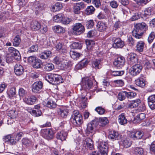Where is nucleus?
I'll use <instances>...</instances> for the list:
<instances>
[{"label": "nucleus", "instance_id": "f257e3e1", "mask_svg": "<svg viewBox=\"0 0 155 155\" xmlns=\"http://www.w3.org/2000/svg\"><path fill=\"white\" fill-rule=\"evenodd\" d=\"M147 29L148 26L145 23H138L135 25L134 29L132 31V35L137 38H140Z\"/></svg>", "mask_w": 155, "mask_h": 155}, {"label": "nucleus", "instance_id": "f03ea898", "mask_svg": "<svg viewBox=\"0 0 155 155\" xmlns=\"http://www.w3.org/2000/svg\"><path fill=\"white\" fill-rule=\"evenodd\" d=\"M71 120L72 124L76 126H80L83 122L81 115L77 111H74V114L72 115Z\"/></svg>", "mask_w": 155, "mask_h": 155}, {"label": "nucleus", "instance_id": "7ed1b4c3", "mask_svg": "<svg viewBox=\"0 0 155 155\" xmlns=\"http://www.w3.org/2000/svg\"><path fill=\"white\" fill-rule=\"evenodd\" d=\"M81 85L82 89L86 91H88L92 88L93 83L92 81L88 77L84 78L82 79Z\"/></svg>", "mask_w": 155, "mask_h": 155}, {"label": "nucleus", "instance_id": "20e7f679", "mask_svg": "<svg viewBox=\"0 0 155 155\" xmlns=\"http://www.w3.org/2000/svg\"><path fill=\"white\" fill-rule=\"evenodd\" d=\"M73 33L76 35H79L83 33L85 31L84 26L81 23H76L72 27Z\"/></svg>", "mask_w": 155, "mask_h": 155}, {"label": "nucleus", "instance_id": "39448f33", "mask_svg": "<svg viewBox=\"0 0 155 155\" xmlns=\"http://www.w3.org/2000/svg\"><path fill=\"white\" fill-rule=\"evenodd\" d=\"M97 148L101 155H107L108 151V144L105 142H99Z\"/></svg>", "mask_w": 155, "mask_h": 155}, {"label": "nucleus", "instance_id": "423d86ee", "mask_svg": "<svg viewBox=\"0 0 155 155\" xmlns=\"http://www.w3.org/2000/svg\"><path fill=\"white\" fill-rule=\"evenodd\" d=\"M142 68V66L140 64H134L130 69V74L133 76H136L141 72Z\"/></svg>", "mask_w": 155, "mask_h": 155}, {"label": "nucleus", "instance_id": "0eeeda50", "mask_svg": "<svg viewBox=\"0 0 155 155\" xmlns=\"http://www.w3.org/2000/svg\"><path fill=\"white\" fill-rule=\"evenodd\" d=\"M125 62L124 58L122 56H120L115 59L113 64L117 68H121L125 64Z\"/></svg>", "mask_w": 155, "mask_h": 155}, {"label": "nucleus", "instance_id": "6e6552de", "mask_svg": "<svg viewBox=\"0 0 155 155\" xmlns=\"http://www.w3.org/2000/svg\"><path fill=\"white\" fill-rule=\"evenodd\" d=\"M43 87V83L40 81L35 82L32 85V91L35 93H39Z\"/></svg>", "mask_w": 155, "mask_h": 155}, {"label": "nucleus", "instance_id": "1a4fd4ad", "mask_svg": "<svg viewBox=\"0 0 155 155\" xmlns=\"http://www.w3.org/2000/svg\"><path fill=\"white\" fill-rule=\"evenodd\" d=\"M40 106L38 104L35 106L34 109H28V111L35 117H39L41 115L42 112L40 109Z\"/></svg>", "mask_w": 155, "mask_h": 155}, {"label": "nucleus", "instance_id": "9d476101", "mask_svg": "<svg viewBox=\"0 0 155 155\" xmlns=\"http://www.w3.org/2000/svg\"><path fill=\"white\" fill-rule=\"evenodd\" d=\"M85 7L84 2H81L74 4L73 6V11L74 14H78L80 13V11Z\"/></svg>", "mask_w": 155, "mask_h": 155}, {"label": "nucleus", "instance_id": "9b49d317", "mask_svg": "<svg viewBox=\"0 0 155 155\" xmlns=\"http://www.w3.org/2000/svg\"><path fill=\"white\" fill-rule=\"evenodd\" d=\"M97 124V122L94 120H93L90 123H89L87 126V129L86 130V132L87 134L93 133L94 131L95 128H96V125Z\"/></svg>", "mask_w": 155, "mask_h": 155}, {"label": "nucleus", "instance_id": "f8f14e48", "mask_svg": "<svg viewBox=\"0 0 155 155\" xmlns=\"http://www.w3.org/2000/svg\"><path fill=\"white\" fill-rule=\"evenodd\" d=\"M135 83L137 86L143 88L146 85V79L144 76L141 74L135 80Z\"/></svg>", "mask_w": 155, "mask_h": 155}, {"label": "nucleus", "instance_id": "ddd939ff", "mask_svg": "<svg viewBox=\"0 0 155 155\" xmlns=\"http://www.w3.org/2000/svg\"><path fill=\"white\" fill-rule=\"evenodd\" d=\"M55 48L60 53L63 54L67 53V47L61 42L57 43L55 45Z\"/></svg>", "mask_w": 155, "mask_h": 155}, {"label": "nucleus", "instance_id": "4468645a", "mask_svg": "<svg viewBox=\"0 0 155 155\" xmlns=\"http://www.w3.org/2000/svg\"><path fill=\"white\" fill-rule=\"evenodd\" d=\"M42 133L43 137L47 140L51 139L53 137V133L51 129L43 130L42 131Z\"/></svg>", "mask_w": 155, "mask_h": 155}, {"label": "nucleus", "instance_id": "2eb2a0df", "mask_svg": "<svg viewBox=\"0 0 155 155\" xmlns=\"http://www.w3.org/2000/svg\"><path fill=\"white\" fill-rule=\"evenodd\" d=\"M109 122L107 118L106 117L100 118L99 120V125H97L96 127V129L97 130H100V127L105 126Z\"/></svg>", "mask_w": 155, "mask_h": 155}, {"label": "nucleus", "instance_id": "dca6fc26", "mask_svg": "<svg viewBox=\"0 0 155 155\" xmlns=\"http://www.w3.org/2000/svg\"><path fill=\"white\" fill-rule=\"evenodd\" d=\"M143 136V132L140 131H137L136 132H132L130 134V137L134 140L141 139Z\"/></svg>", "mask_w": 155, "mask_h": 155}, {"label": "nucleus", "instance_id": "f3484780", "mask_svg": "<svg viewBox=\"0 0 155 155\" xmlns=\"http://www.w3.org/2000/svg\"><path fill=\"white\" fill-rule=\"evenodd\" d=\"M125 45L124 42L121 38H117L114 40L113 46L116 48H122Z\"/></svg>", "mask_w": 155, "mask_h": 155}, {"label": "nucleus", "instance_id": "a211bd4d", "mask_svg": "<svg viewBox=\"0 0 155 155\" xmlns=\"http://www.w3.org/2000/svg\"><path fill=\"white\" fill-rule=\"evenodd\" d=\"M8 51L10 53H12L14 51V58L17 61H19L21 59V56L19 51L14 48L11 47L8 48Z\"/></svg>", "mask_w": 155, "mask_h": 155}, {"label": "nucleus", "instance_id": "6ab92c4d", "mask_svg": "<svg viewBox=\"0 0 155 155\" xmlns=\"http://www.w3.org/2000/svg\"><path fill=\"white\" fill-rule=\"evenodd\" d=\"M96 26L98 30L101 32L104 31L107 27L106 23L102 21H98Z\"/></svg>", "mask_w": 155, "mask_h": 155}, {"label": "nucleus", "instance_id": "aec40b11", "mask_svg": "<svg viewBox=\"0 0 155 155\" xmlns=\"http://www.w3.org/2000/svg\"><path fill=\"white\" fill-rule=\"evenodd\" d=\"M121 136L118 132L114 130L109 132L108 138L113 140H118L120 139Z\"/></svg>", "mask_w": 155, "mask_h": 155}, {"label": "nucleus", "instance_id": "412c9836", "mask_svg": "<svg viewBox=\"0 0 155 155\" xmlns=\"http://www.w3.org/2000/svg\"><path fill=\"white\" fill-rule=\"evenodd\" d=\"M148 105L152 110L155 109V95L150 96L148 98Z\"/></svg>", "mask_w": 155, "mask_h": 155}, {"label": "nucleus", "instance_id": "4be33fe9", "mask_svg": "<svg viewBox=\"0 0 155 155\" xmlns=\"http://www.w3.org/2000/svg\"><path fill=\"white\" fill-rule=\"evenodd\" d=\"M57 112L58 114L63 118H66L68 114V110L63 107L58 108Z\"/></svg>", "mask_w": 155, "mask_h": 155}, {"label": "nucleus", "instance_id": "5701e85b", "mask_svg": "<svg viewBox=\"0 0 155 155\" xmlns=\"http://www.w3.org/2000/svg\"><path fill=\"white\" fill-rule=\"evenodd\" d=\"M14 71L16 75L18 76L21 75L24 71V68L20 64H17L15 67Z\"/></svg>", "mask_w": 155, "mask_h": 155}, {"label": "nucleus", "instance_id": "b1692460", "mask_svg": "<svg viewBox=\"0 0 155 155\" xmlns=\"http://www.w3.org/2000/svg\"><path fill=\"white\" fill-rule=\"evenodd\" d=\"M68 133L64 130L58 132L56 134V138L57 139L63 141L66 140Z\"/></svg>", "mask_w": 155, "mask_h": 155}, {"label": "nucleus", "instance_id": "393cba45", "mask_svg": "<svg viewBox=\"0 0 155 155\" xmlns=\"http://www.w3.org/2000/svg\"><path fill=\"white\" fill-rule=\"evenodd\" d=\"M92 67L96 69H100L102 68V65L100 59H96L93 60L92 63Z\"/></svg>", "mask_w": 155, "mask_h": 155}, {"label": "nucleus", "instance_id": "a878e982", "mask_svg": "<svg viewBox=\"0 0 155 155\" xmlns=\"http://www.w3.org/2000/svg\"><path fill=\"white\" fill-rule=\"evenodd\" d=\"M31 28L33 31H38L41 28V25L38 21L34 20L31 23Z\"/></svg>", "mask_w": 155, "mask_h": 155}, {"label": "nucleus", "instance_id": "bb28decb", "mask_svg": "<svg viewBox=\"0 0 155 155\" xmlns=\"http://www.w3.org/2000/svg\"><path fill=\"white\" fill-rule=\"evenodd\" d=\"M37 100V98L34 95L31 96L24 99L25 102L27 104L32 105L34 104Z\"/></svg>", "mask_w": 155, "mask_h": 155}, {"label": "nucleus", "instance_id": "cd10ccee", "mask_svg": "<svg viewBox=\"0 0 155 155\" xmlns=\"http://www.w3.org/2000/svg\"><path fill=\"white\" fill-rule=\"evenodd\" d=\"M141 102L140 99H138L135 100L131 101L128 104V107L129 108H133L138 106Z\"/></svg>", "mask_w": 155, "mask_h": 155}, {"label": "nucleus", "instance_id": "c85d7f7f", "mask_svg": "<svg viewBox=\"0 0 155 155\" xmlns=\"http://www.w3.org/2000/svg\"><path fill=\"white\" fill-rule=\"evenodd\" d=\"M35 11L36 15H37L44 9V5L42 3H36L35 5Z\"/></svg>", "mask_w": 155, "mask_h": 155}, {"label": "nucleus", "instance_id": "c756f323", "mask_svg": "<svg viewBox=\"0 0 155 155\" xmlns=\"http://www.w3.org/2000/svg\"><path fill=\"white\" fill-rule=\"evenodd\" d=\"M118 121L121 125H124L127 123V120L124 113H122L119 116Z\"/></svg>", "mask_w": 155, "mask_h": 155}, {"label": "nucleus", "instance_id": "7c9ffc66", "mask_svg": "<svg viewBox=\"0 0 155 155\" xmlns=\"http://www.w3.org/2000/svg\"><path fill=\"white\" fill-rule=\"evenodd\" d=\"M128 57L130 61V63L133 64L137 61V55L133 53H131L128 54Z\"/></svg>", "mask_w": 155, "mask_h": 155}, {"label": "nucleus", "instance_id": "2f4dec72", "mask_svg": "<svg viewBox=\"0 0 155 155\" xmlns=\"http://www.w3.org/2000/svg\"><path fill=\"white\" fill-rule=\"evenodd\" d=\"M144 42L142 41H140L138 42L136 45V51L139 52H143L144 48Z\"/></svg>", "mask_w": 155, "mask_h": 155}, {"label": "nucleus", "instance_id": "473e14b6", "mask_svg": "<svg viewBox=\"0 0 155 155\" xmlns=\"http://www.w3.org/2000/svg\"><path fill=\"white\" fill-rule=\"evenodd\" d=\"M53 61L56 64L60 66V65H62L65 60L61 57L57 56L54 58Z\"/></svg>", "mask_w": 155, "mask_h": 155}, {"label": "nucleus", "instance_id": "72a5a7b5", "mask_svg": "<svg viewBox=\"0 0 155 155\" xmlns=\"http://www.w3.org/2000/svg\"><path fill=\"white\" fill-rule=\"evenodd\" d=\"M62 4L59 2L56 3L55 5L51 6V10L53 12L58 11L62 8Z\"/></svg>", "mask_w": 155, "mask_h": 155}, {"label": "nucleus", "instance_id": "f704fd0d", "mask_svg": "<svg viewBox=\"0 0 155 155\" xmlns=\"http://www.w3.org/2000/svg\"><path fill=\"white\" fill-rule=\"evenodd\" d=\"M63 82L64 80L61 76L55 74L54 84H59L63 83Z\"/></svg>", "mask_w": 155, "mask_h": 155}, {"label": "nucleus", "instance_id": "c9c22d12", "mask_svg": "<svg viewBox=\"0 0 155 155\" xmlns=\"http://www.w3.org/2000/svg\"><path fill=\"white\" fill-rule=\"evenodd\" d=\"M55 32L57 33H62L65 32V29L61 26L57 25L54 26L53 28Z\"/></svg>", "mask_w": 155, "mask_h": 155}, {"label": "nucleus", "instance_id": "e433bc0d", "mask_svg": "<svg viewBox=\"0 0 155 155\" xmlns=\"http://www.w3.org/2000/svg\"><path fill=\"white\" fill-rule=\"evenodd\" d=\"M70 54L71 57L75 60H77L80 56L79 53L74 50H71L70 52Z\"/></svg>", "mask_w": 155, "mask_h": 155}, {"label": "nucleus", "instance_id": "4c0bfd02", "mask_svg": "<svg viewBox=\"0 0 155 155\" xmlns=\"http://www.w3.org/2000/svg\"><path fill=\"white\" fill-rule=\"evenodd\" d=\"M51 54V52L49 51H45L40 55V57L42 59H47Z\"/></svg>", "mask_w": 155, "mask_h": 155}, {"label": "nucleus", "instance_id": "58836bf2", "mask_svg": "<svg viewBox=\"0 0 155 155\" xmlns=\"http://www.w3.org/2000/svg\"><path fill=\"white\" fill-rule=\"evenodd\" d=\"M95 9L91 5L88 6L85 10V13L87 15H91L94 13Z\"/></svg>", "mask_w": 155, "mask_h": 155}, {"label": "nucleus", "instance_id": "ea45409f", "mask_svg": "<svg viewBox=\"0 0 155 155\" xmlns=\"http://www.w3.org/2000/svg\"><path fill=\"white\" fill-rule=\"evenodd\" d=\"M55 74H51L46 76L45 77V80L50 83L54 84Z\"/></svg>", "mask_w": 155, "mask_h": 155}, {"label": "nucleus", "instance_id": "a19ab883", "mask_svg": "<svg viewBox=\"0 0 155 155\" xmlns=\"http://www.w3.org/2000/svg\"><path fill=\"white\" fill-rule=\"evenodd\" d=\"M71 62L70 61H68V62L65 60L64 61V63H63L62 65H60L61 67V69H62L65 70L68 68L71 67L72 66Z\"/></svg>", "mask_w": 155, "mask_h": 155}, {"label": "nucleus", "instance_id": "79ce46f5", "mask_svg": "<svg viewBox=\"0 0 155 155\" xmlns=\"http://www.w3.org/2000/svg\"><path fill=\"white\" fill-rule=\"evenodd\" d=\"M46 106L50 109H53L56 107L57 104L54 101L52 100H50L47 102Z\"/></svg>", "mask_w": 155, "mask_h": 155}, {"label": "nucleus", "instance_id": "37998d69", "mask_svg": "<svg viewBox=\"0 0 155 155\" xmlns=\"http://www.w3.org/2000/svg\"><path fill=\"white\" fill-rule=\"evenodd\" d=\"M126 97V91H121L118 93L117 96L118 99L120 101L124 100Z\"/></svg>", "mask_w": 155, "mask_h": 155}, {"label": "nucleus", "instance_id": "c03bdc74", "mask_svg": "<svg viewBox=\"0 0 155 155\" xmlns=\"http://www.w3.org/2000/svg\"><path fill=\"white\" fill-rule=\"evenodd\" d=\"M85 42L87 45V48L88 51L91 50V48L95 44L93 41L89 40H86Z\"/></svg>", "mask_w": 155, "mask_h": 155}, {"label": "nucleus", "instance_id": "a18cd8bd", "mask_svg": "<svg viewBox=\"0 0 155 155\" xmlns=\"http://www.w3.org/2000/svg\"><path fill=\"white\" fill-rule=\"evenodd\" d=\"M153 8L150 7L146 8L144 11L143 15L144 17H147L148 16H150L152 14L153 11Z\"/></svg>", "mask_w": 155, "mask_h": 155}, {"label": "nucleus", "instance_id": "49530a36", "mask_svg": "<svg viewBox=\"0 0 155 155\" xmlns=\"http://www.w3.org/2000/svg\"><path fill=\"white\" fill-rule=\"evenodd\" d=\"M21 40L19 35L15 36L13 40V45L15 46H18L20 44Z\"/></svg>", "mask_w": 155, "mask_h": 155}, {"label": "nucleus", "instance_id": "de8ad7c7", "mask_svg": "<svg viewBox=\"0 0 155 155\" xmlns=\"http://www.w3.org/2000/svg\"><path fill=\"white\" fill-rule=\"evenodd\" d=\"M134 153L135 155H144V151L142 148L137 147L134 150Z\"/></svg>", "mask_w": 155, "mask_h": 155}, {"label": "nucleus", "instance_id": "09e8293b", "mask_svg": "<svg viewBox=\"0 0 155 155\" xmlns=\"http://www.w3.org/2000/svg\"><path fill=\"white\" fill-rule=\"evenodd\" d=\"M54 69V65L51 63L45 64L44 67V69L45 71H50Z\"/></svg>", "mask_w": 155, "mask_h": 155}, {"label": "nucleus", "instance_id": "8fccbe9b", "mask_svg": "<svg viewBox=\"0 0 155 155\" xmlns=\"http://www.w3.org/2000/svg\"><path fill=\"white\" fill-rule=\"evenodd\" d=\"M95 110L100 115L104 114L105 112V109L101 106L96 107L95 109Z\"/></svg>", "mask_w": 155, "mask_h": 155}, {"label": "nucleus", "instance_id": "3c124183", "mask_svg": "<svg viewBox=\"0 0 155 155\" xmlns=\"http://www.w3.org/2000/svg\"><path fill=\"white\" fill-rule=\"evenodd\" d=\"M63 19V16L62 14H59L54 17V21L56 22H61Z\"/></svg>", "mask_w": 155, "mask_h": 155}, {"label": "nucleus", "instance_id": "603ef678", "mask_svg": "<svg viewBox=\"0 0 155 155\" xmlns=\"http://www.w3.org/2000/svg\"><path fill=\"white\" fill-rule=\"evenodd\" d=\"M8 94L10 97H15L16 95V89L15 87H12L8 91Z\"/></svg>", "mask_w": 155, "mask_h": 155}, {"label": "nucleus", "instance_id": "864d4df0", "mask_svg": "<svg viewBox=\"0 0 155 155\" xmlns=\"http://www.w3.org/2000/svg\"><path fill=\"white\" fill-rule=\"evenodd\" d=\"M86 144L87 147L91 150H92L93 147V142L92 140L90 138H87L85 139Z\"/></svg>", "mask_w": 155, "mask_h": 155}, {"label": "nucleus", "instance_id": "5fc2aeb1", "mask_svg": "<svg viewBox=\"0 0 155 155\" xmlns=\"http://www.w3.org/2000/svg\"><path fill=\"white\" fill-rule=\"evenodd\" d=\"M145 118V114L144 113H141L138 114L135 117L137 123H139Z\"/></svg>", "mask_w": 155, "mask_h": 155}, {"label": "nucleus", "instance_id": "6e6d98bb", "mask_svg": "<svg viewBox=\"0 0 155 155\" xmlns=\"http://www.w3.org/2000/svg\"><path fill=\"white\" fill-rule=\"evenodd\" d=\"M41 60L38 59H37L31 65L34 68L38 69L41 68Z\"/></svg>", "mask_w": 155, "mask_h": 155}, {"label": "nucleus", "instance_id": "4d7b16f0", "mask_svg": "<svg viewBox=\"0 0 155 155\" xmlns=\"http://www.w3.org/2000/svg\"><path fill=\"white\" fill-rule=\"evenodd\" d=\"M86 26L88 29L92 28L94 25V22L92 20H87L85 23Z\"/></svg>", "mask_w": 155, "mask_h": 155}, {"label": "nucleus", "instance_id": "13d9d810", "mask_svg": "<svg viewBox=\"0 0 155 155\" xmlns=\"http://www.w3.org/2000/svg\"><path fill=\"white\" fill-rule=\"evenodd\" d=\"M17 114V112L15 110H10L8 113V116L12 118L16 117Z\"/></svg>", "mask_w": 155, "mask_h": 155}, {"label": "nucleus", "instance_id": "bf43d9fd", "mask_svg": "<svg viewBox=\"0 0 155 155\" xmlns=\"http://www.w3.org/2000/svg\"><path fill=\"white\" fill-rule=\"evenodd\" d=\"M124 73V71H111V74L113 76H121L123 75Z\"/></svg>", "mask_w": 155, "mask_h": 155}, {"label": "nucleus", "instance_id": "052dcab7", "mask_svg": "<svg viewBox=\"0 0 155 155\" xmlns=\"http://www.w3.org/2000/svg\"><path fill=\"white\" fill-rule=\"evenodd\" d=\"M82 46L81 43L79 42H74L71 45L72 48L74 49H80Z\"/></svg>", "mask_w": 155, "mask_h": 155}, {"label": "nucleus", "instance_id": "680f3d73", "mask_svg": "<svg viewBox=\"0 0 155 155\" xmlns=\"http://www.w3.org/2000/svg\"><path fill=\"white\" fill-rule=\"evenodd\" d=\"M22 144L26 146H30L31 144V141L28 138H23L22 140Z\"/></svg>", "mask_w": 155, "mask_h": 155}, {"label": "nucleus", "instance_id": "e2e57ef3", "mask_svg": "<svg viewBox=\"0 0 155 155\" xmlns=\"http://www.w3.org/2000/svg\"><path fill=\"white\" fill-rule=\"evenodd\" d=\"M155 37V32H151L149 35L148 38V41L149 44L151 43Z\"/></svg>", "mask_w": 155, "mask_h": 155}, {"label": "nucleus", "instance_id": "0e129e2a", "mask_svg": "<svg viewBox=\"0 0 155 155\" xmlns=\"http://www.w3.org/2000/svg\"><path fill=\"white\" fill-rule=\"evenodd\" d=\"M126 97L128 99H131L132 98L134 97L137 95L136 93L135 92L132 91L127 92L126 91Z\"/></svg>", "mask_w": 155, "mask_h": 155}, {"label": "nucleus", "instance_id": "69168bd1", "mask_svg": "<svg viewBox=\"0 0 155 155\" xmlns=\"http://www.w3.org/2000/svg\"><path fill=\"white\" fill-rule=\"evenodd\" d=\"M123 24V23L118 20L115 22L114 27L113 29L115 30H116L117 29L121 27Z\"/></svg>", "mask_w": 155, "mask_h": 155}, {"label": "nucleus", "instance_id": "338daca9", "mask_svg": "<svg viewBox=\"0 0 155 155\" xmlns=\"http://www.w3.org/2000/svg\"><path fill=\"white\" fill-rule=\"evenodd\" d=\"M37 59L35 56H30L28 58V62L29 64L32 65L36 60Z\"/></svg>", "mask_w": 155, "mask_h": 155}, {"label": "nucleus", "instance_id": "774afa93", "mask_svg": "<svg viewBox=\"0 0 155 155\" xmlns=\"http://www.w3.org/2000/svg\"><path fill=\"white\" fill-rule=\"evenodd\" d=\"M123 144L124 147L127 148L130 147L131 144L130 141L128 139H126L123 140Z\"/></svg>", "mask_w": 155, "mask_h": 155}]
</instances>
